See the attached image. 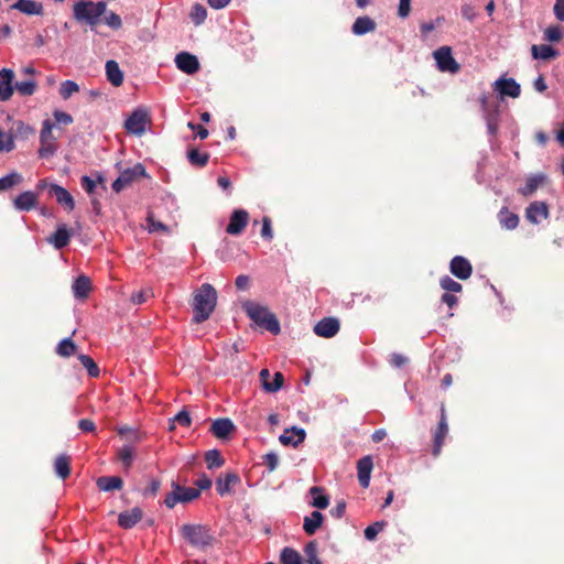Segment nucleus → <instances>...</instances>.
Returning a JSON list of instances; mask_svg holds the SVG:
<instances>
[{
  "instance_id": "nucleus-1",
  "label": "nucleus",
  "mask_w": 564,
  "mask_h": 564,
  "mask_svg": "<svg viewBox=\"0 0 564 564\" xmlns=\"http://www.w3.org/2000/svg\"><path fill=\"white\" fill-rule=\"evenodd\" d=\"M217 303V293L209 283H204L194 292L193 321L197 324L205 322L214 312Z\"/></svg>"
},
{
  "instance_id": "nucleus-2",
  "label": "nucleus",
  "mask_w": 564,
  "mask_h": 564,
  "mask_svg": "<svg viewBox=\"0 0 564 564\" xmlns=\"http://www.w3.org/2000/svg\"><path fill=\"white\" fill-rule=\"evenodd\" d=\"M180 533L192 546L202 551L215 543V536L207 525L184 524L181 527Z\"/></svg>"
},
{
  "instance_id": "nucleus-3",
  "label": "nucleus",
  "mask_w": 564,
  "mask_h": 564,
  "mask_svg": "<svg viewBox=\"0 0 564 564\" xmlns=\"http://www.w3.org/2000/svg\"><path fill=\"white\" fill-rule=\"evenodd\" d=\"M106 10L107 4L104 1L93 2L80 0L73 7L74 18L78 22H86L91 26L98 24L99 18L106 13Z\"/></svg>"
},
{
  "instance_id": "nucleus-4",
  "label": "nucleus",
  "mask_w": 564,
  "mask_h": 564,
  "mask_svg": "<svg viewBox=\"0 0 564 564\" xmlns=\"http://www.w3.org/2000/svg\"><path fill=\"white\" fill-rule=\"evenodd\" d=\"M243 310L250 319L258 326L271 332L272 334H278L280 332V324L278 319L268 311L267 307L254 302H247L243 304Z\"/></svg>"
},
{
  "instance_id": "nucleus-5",
  "label": "nucleus",
  "mask_w": 564,
  "mask_h": 564,
  "mask_svg": "<svg viewBox=\"0 0 564 564\" xmlns=\"http://www.w3.org/2000/svg\"><path fill=\"white\" fill-rule=\"evenodd\" d=\"M172 491L166 495L164 499V503L167 508L172 509L176 503H187L200 496V492L196 488L184 487L177 484L176 481H172Z\"/></svg>"
},
{
  "instance_id": "nucleus-6",
  "label": "nucleus",
  "mask_w": 564,
  "mask_h": 564,
  "mask_svg": "<svg viewBox=\"0 0 564 564\" xmlns=\"http://www.w3.org/2000/svg\"><path fill=\"white\" fill-rule=\"evenodd\" d=\"M151 123V117L145 108H137L124 121V129L135 135H142Z\"/></svg>"
},
{
  "instance_id": "nucleus-7",
  "label": "nucleus",
  "mask_w": 564,
  "mask_h": 564,
  "mask_svg": "<svg viewBox=\"0 0 564 564\" xmlns=\"http://www.w3.org/2000/svg\"><path fill=\"white\" fill-rule=\"evenodd\" d=\"M145 175L147 172L144 166L138 163L133 167L122 171L120 175L113 181L111 187L116 193H119L126 187L130 186L135 180L144 177Z\"/></svg>"
},
{
  "instance_id": "nucleus-8",
  "label": "nucleus",
  "mask_w": 564,
  "mask_h": 564,
  "mask_svg": "<svg viewBox=\"0 0 564 564\" xmlns=\"http://www.w3.org/2000/svg\"><path fill=\"white\" fill-rule=\"evenodd\" d=\"M437 68L443 73L456 74L459 70V64L452 55L449 46H442L433 53Z\"/></svg>"
},
{
  "instance_id": "nucleus-9",
  "label": "nucleus",
  "mask_w": 564,
  "mask_h": 564,
  "mask_svg": "<svg viewBox=\"0 0 564 564\" xmlns=\"http://www.w3.org/2000/svg\"><path fill=\"white\" fill-rule=\"evenodd\" d=\"M53 127L54 124L50 119L44 120L42 123L40 133L41 147L39 150V154L42 158H47L56 151V141L52 132Z\"/></svg>"
},
{
  "instance_id": "nucleus-10",
  "label": "nucleus",
  "mask_w": 564,
  "mask_h": 564,
  "mask_svg": "<svg viewBox=\"0 0 564 564\" xmlns=\"http://www.w3.org/2000/svg\"><path fill=\"white\" fill-rule=\"evenodd\" d=\"M448 434V423L445 405H441V415L437 427L433 432V456L437 457L441 454L442 447L444 445V440Z\"/></svg>"
},
{
  "instance_id": "nucleus-11",
  "label": "nucleus",
  "mask_w": 564,
  "mask_h": 564,
  "mask_svg": "<svg viewBox=\"0 0 564 564\" xmlns=\"http://www.w3.org/2000/svg\"><path fill=\"white\" fill-rule=\"evenodd\" d=\"M249 223V214L245 209H235L229 218L226 232L231 236L240 235Z\"/></svg>"
},
{
  "instance_id": "nucleus-12",
  "label": "nucleus",
  "mask_w": 564,
  "mask_h": 564,
  "mask_svg": "<svg viewBox=\"0 0 564 564\" xmlns=\"http://www.w3.org/2000/svg\"><path fill=\"white\" fill-rule=\"evenodd\" d=\"M481 109L487 123L489 134L495 135L498 131V106H490L488 96L482 95L480 98Z\"/></svg>"
},
{
  "instance_id": "nucleus-13",
  "label": "nucleus",
  "mask_w": 564,
  "mask_h": 564,
  "mask_svg": "<svg viewBox=\"0 0 564 564\" xmlns=\"http://www.w3.org/2000/svg\"><path fill=\"white\" fill-rule=\"evenodd\" d=\"M176 67L187 75H193L199 69L197 57L187 52H181L175 56Z\"/></svg>"
},
{
  "instance_id": "nucleus-14",
  "label": "nucleus",
  "mask_w": 564,
  "mask_h": 564,
  "mask_svg": "<svg viewBox=\"0 0 564 564\" xmlns=\"http://www.w3.org/2000/svg\"><path fill=\"white\" fill-rule=\"evenodd\" d=\"M339 321L335 317H325L314 326V333L324 338H332L339 332Z\"/></svg>"
},
{
  "instance_id": "nucleus-15",
  "label": "nucleus",
  "mask_w": 564,
  "mask_h": 564,
  "mask_svg": "<svg viewBox=\"0 0 564 564\" xmlns=\"http://www.w3.org/2000/svg\"><path fill=\"white\" fill-rule=\"evenodd\" d=\"M494 87L502 97L518 98L521 94L520 85L513 78L500 77L495 82Z\"/></svg>"
},
{
  "instance_id": "nucleus-16",
  "label": "nucleus",
  "mask_w": 564,
  "mask_h": 564,
  "mask_svg": "<svg viewBox=\"0 0 564 564\" xmlns=\"http://www.w3.org/2000/svg\"><path fill=\"white\" fill-rule=\"evenodd\" d=\"M14 73L12 69L2 68L0 70V100L8 101L14 93Z\"/></svg>"
},
{
  "instance_id": "nucleus-17",
  "label": "nucleus",
  "mask_w": 564,
  "mask_h": 564,
  "mask_svg": "<svg viewBox=\"0 0 564 564\" xmlns=\"http://www.w3.org/2000/svg\"><path fill=\"white\" fill-rule=\"evenodd\" d=\"M48 194L56 199L65 209L72 212L75 208V202L70 193L61 185L51 184Z\"/></svg>"
},
{
  "instance_id": "nucleus-18",
  "label": "nucleus",
  "mask_w": 564,
  "mask_h": 564,
  "mask_svg": "<svg viewBox=\"0 0 564 564\" xmlns=\"http://www.w3.org/2000/svg\"><path fill=\"white\" fill-rule=\"evenodd\" d=\"M449 270L456 278L466 280L471 275L473 267L466 258L456 256L451 260Z\"/></svg>"
},
{
  "instance_id": "nucleus-19",
  "label": "nucleus",
  "mask_w": 564,
  "mask_h": 564,
  "mask_svg": "<svg viewBox=\"0 0 564 564\" xmlns=\"http://www.w3.org/2000/svg\"><path fill=\"white\" fill-rule=\"evenodd\" d=\"M525 217L532 224H540L549 217V206L544 202H533L527 207Z\"/></svg>"
},
{
  "instance_id": "nucleus-20",
  "label": "nucleus",
  "mask_w": 564,
  "mask_h": 564,
  "mask_svg": "<svg viewBox=\"0 0 564 564\" xmlns=\"http://www.w3.org/2000/svg\"><path fill=\"white\" fill-rule=\"evenodd\" d=\"M37 203V194L32 191H25L14 198L13 206L19 212H29L35 208Z\"/></svg>"
},
{
  "instance_id": "nucleus-21",
  "label": "nucleus",
  "mask_w": 564,
  "mask_h": 564,
  "mask_svg": "<svg viewBox=\"0 0 564 564\" xmlns=\"http://www.w3.org/2000/svg\"><path fill=\"white\" fill-rule=\"evenodd\" d=\"M372 467L373 463L372 457L370 455L364 456L357 463L358 481L362 488L369 487Z\"/></svg>"
},
{
  "instance_id": "nucleus-22",
  "label": "nucleus",
  "mask_w": 564,
  "mask_h": 564,
  "mask_svg": "<svg viewBox=\"0 0 564 564\" xmlns=\"http://www.w3.org/2000/svg\"><path fill=\"white\" fill-rule=\"evenodd\" d=\"M93 290L91 280L87 275H79L72 284V291L75 299L85 301Z\"/></svg>"
},
{
  "instance_id": "nucleus-23",
  "label": "nucleus",
  "mask_w": 564,
  "mask_h": 564,
  "mask_svg": "<svg viewBox=\"0 0 564 564\" xmlns=\"http://www.w3.org/2000/svg\"><path fill=\"white\" fill-rule=\"evenodd\" d=\"M240 482V477L234 471L226 473L216 480V490L221 497L232 492V487Z\"/></svg>"
},
{
  "instance_id": "nucleus-24",
  "label": "nucleus",
  "mask_w": 564,
  "mask_h": 564,
  "mask_svg": "<svg viewBox=\"0 0 564 564\" xmlns=\"http://www.w3.org/2000/svg\"><path fill=\"white\" fill-rule=\"evenodd\" d=\"M143 517V511L139 507H134L131 510L123 511L118 516V524L122 529L133 528Z\"/></svg>"
},
{
  "instance_id": "nucleus-25",
  "label": "nucleus",
  "mask_w": 564,
  "mask_h": 564,
  "mask_svg": "<svg viewBox=\"0 0 564 564\" xmlns=\"http://www.w3.org/2000/svg\"><path fill=\"white\" fill-rule=\"evenodd\" d=\"M209 431L217 438L225 440L235 431V424L229 419H217L212 423Z\"/></svg>"
},
{
  "instance_id": "nucleus-26",
  "label": "nucleus",
  "mask_w": 564,
  "mask_h": 564,
  "mask_svg": "<svg viewBox=\"0 0 564 564\" xmlns=\"http://www.w3.org/2000/svg\"><path fill=\"white\" fill-rule=\"evenodd\" d=\"M305 436L306 433L303 429L292 427L284 430V432L280 435L279 440L285 446L292 445L295 447L302 442H304Z\"/></svg>"
},
{
  "instance_id": "nucleus-27",
  "label": "nucleus",
  "mask_w": 564,
  "mask_h": 564,
  "mask_svg": "<svg viewBox=\"0 0 564 564\" xmlns=\"http://www.w3.org/2000/svg\"><path fill=\"white\" fill-rule=\"evenodd\" d=\"M11 9L29 15H41L43 13L42 3L34 0H18L11 6Z\"/></svg>"
},
{
  "instance_id": "nucleus-28",
  "label": "nucleus",
  "mask_w": 564,
  "mask_h": 564,
  "mask_svg": "<svg viewBox=\"0 0 564 564\" xmlns=\"http://www.w3.org/2000/svg\"><path fill=\"white\" fill-rule=\"evenodd\" d=\"M324 516L319 511H313L304 518L303 530L307 535H313L323 524Z\"/></svg>"
},
{
  "instance_id": "nucleus-29",
  "label": "nucleus",
  "mask_w": 564,
  "mask_h": 564,
  "mask_svg": "<svg viewBox=\"0 0 564 564\" xmlns=\"http://www.w3.org/2000/svg\"><path fill=\"white\" fill-rule=\"evenodd\" d=\"M106 75L108 82L115 86L119 87L123 83V73L121 72L118 63L116 61H108L106 63Z\"/></svg>"
},
{
  "instance_id": "nucleus-30",
  "label": "nucleus",
  "mask_w": 564,
  "mask_h": 564,
  "mask_svg": "<svg viewBox=\"0 0 564 564\" xmlns=\"http://www.w3.org/2000/svg\"><path fill=\"white\" fill-rule=\"evenodd\" d=\"M69 240L70 234L66 225H61L53 234V236L48 239V242H51L56 249L59 250L66 247L69 243Z\"/></svg>"
},
{
  "instance_id": "nucleus-31",
  "label": "nucleus",
  "mask_w": 564,
  "mask_h": 564,
  "mask_svg": "<svg viewBox=\"0 0 564 564\" xmlns=\"http://www.w3.org/2000/svg\"><path fill=\"white\" fill-rule=\"evenodd\" d=\"M531 54L534 59L550 61L558 56V51L550 45H532Z\"/></svg>"
},
{
  "instance_id": "nucleus-32",
  "label": "nucleus",
  "mask_w": 564,
  "mask_h": 564,
  "mask_svg": "<svg viewBox=\"0 0 564 564\" xmlns=\"http://www.w3.org/2000/svg\"><path fill=\"white\" fill-rule=\"evenodd\" d=\"M54 470L59 478L66 479L70 475L72 470L70 457L65 454L58 455L54 462Z\"/></svg>"
},
{
  "instance_id": "nucleus-33",
  "label": "nucleus",
  "mask_w": 564,
  "mask_h": 564,
  "mask_svg": "<svg viewBox=\"0 0 564 564\" xmlns=\"http://www.w3.org/2000/svg\"><path fill=\"white\" fill-rule=\"evenodd\" d=\"M97 487L102 491L121 489L123 481L118 476H101L97 479Z\"/></svg>"
},
{
  "instance_id": "nucleus-34",
  "label": "nucleus",
  "mask_w": 564,
  "mask_h": 564,
  "mask_svg": "<svg viewBox=\"0 0 564 564\" xmlns=\"http://www.w3.org/2000/svg\"><path fill=\"white\" fill-rule=\"evenodd\" d=\"M324 488L314 486L310 489V495L312 496L313 500L311 505L318 509H326L329 505V497L324 494Z\"/></svg>"
},
{
  "instance_id": "nucleus-35",
  "label": "nucleus",
  "mask_w": 564,
  "mask_h": 564,
  "mask_svg": "<svg viewBox=\"0 0 564 564\" xmlns=\"http://www.w3.org/2000/svg\"><path fill=\"white\" fill-rule=\"evenodd\" d=\"M498 218L500 225L508 230L516 229L519 225V216L506 207L499 212Z\"/></svg>"
},
{
  "instance_id": "nucleus-36",
  "label": "nucleus",
  "mask_w": 564,
  "mask_h": 564,
  "mask_svg": "<svg viewBox=\"0 0 564 564\" xmlns=\"http://www.w3.org/2000/svg\"><path fill=\"white\" fill-rule=\"evenodd\" d=\"M376 29V23L369 17H359L352 24V32L356 35H362L368 32H371Z\"/></svg>"
},
{
  "instance_id": "nucleus-37",
  "label": "nucleus",
  "mask_w": 564,
  "mask_h": 564,
  "mask_svg": "<svg viewBox=\"0 0 564 564\" xmlns=\"http://www.w3.org/2000/svg\"><path fill=\"white\" fill-rule=\"evenodd\" d=\"M187 160L194 167H204L208 163L209 154L197 149H188Z\"/></svg>"
},
{
  "instance_id": "nucleus-38",
  "label": "nucleus",
  "mask_w": 564,
  "mask_h": 564,
  "mask_svg": "<svg viewBox=\"0 0 564 564\" xmlns=\"http://www.w3.org/2000/svg\"><path fill=\"white\" fill-rule=\"evenodd\" d=\"M36 88L37 84L33 78L17 82L14 85V89L23 97L32 96L36 91Z\"/></svg>"
},
{
  "instance_id": "nucleus-39",
  "label": "nucleus",
  "mask_w": 564,
  "mask_h": 564,
  "mask_svg": "<svg viewBox=\"0 0 564 564\" xmlns=\"http://www.w3.org/2000/svg\"><path fill=\"white\" fill-rule=\"evenodd\" d=\"M281 564H303L300 553L292 547H284L280 554Z\"/></svg>"
},
{
  "instance_id": "nucleus-40",
  "label": "nucleus",
  "mask_w": 564,
  "mask_h": 564,
  "mask_svg": "<svg viewBox=\"0 0 564 564\" xmlns=\"http://www.w3.org/2000/svg\"><path fill=\"white\" fill-rule=\"evenodd\" d=\"M205 462L208 469L219 468L225 464V459L221 457L218 449L207 451L205 454Z\"/></svg>"
},
{
  "instance_id": "nucleus-41",
  "label": "nucleus",
  "mask_w": 564,
  "mask_h": 564,
  "mask_svg": "<svg viewBox=\"0 0 564 564\" xmlns=\"http://www.w3.org/2000/svg\"><path fill=\"white\" fill-rule=\"evenodd\" d=\"M544 176L542 175H533L529 177L523 187L520 188V193L523 196L532 195L536 188L542 184Z\"/></svg>"
},
{
  "instance_id": "nucleus-42",
  "label": "nucleus",
  "mask_w": 564,
  "mask_h": 564,
  "mask_svg": "<svg viewBox=\"0 0 564 564\" xmlns=\"http://www.w3.org/2000/svg\"><path fill=\"white\" fill-rule=\"evenodd\" d=\"M76 352V345L70 338L63 339L56 347V354L61 357H70Z\"/></svg>"
},
{
  "instance_id": "nucleus-43",
  "label": "nucleus",
  "mask_w": 564,
  "mask_h": 564,
  "mask_svg": "<svg viewBox=\"0 0 564 564\" xmlns=\"http://www.w3.org/2000/svg\"><path fill=\"white\" fill-rule=\"evenodd\" d=\"M79 91V86L74 80H65L59 86V96L62 99L67 100L74 94Z\"/></svg>"
},
{
  "instance_id": "nucleus-44",
  "label": "nucleus",
  "mask_w": 564,
  "mask_h": 564,
  "mask_svg": "<svg viewBox=\"0 0 564 564\" xmlns=\"http://www.w3.org/2000/svg\"><path fill=\"white\" fill-rule=\"evenodd\" d=\"M21 182L22 176L17 172H12L0 178V191L12 188L13 186L19 185Z\"/></svg>"
},
{
  "instance_id": "nucleus-45",
  "label": "nucleus",
  "mask_w": 564,
  "mask_h": 564,
  "mask_svg": "<svg viewBox=\"0 0 564 564\" xmlns=\"http://www.w3.org/2000/svg\"><path fill=\"white\" fill-rule=\"evenodd\" d=\"M118 458L123 464L124 468L131 467L134 459V452L130 445H124L118 451Z\"/></svg>"
},
{
  "instance_id": "nucleus-46",
  "label": "nucleus",
  "mask_w": 564,
  "mask_h": 564,
  "mask_svg": "<svg viewBox=\"0 0 564 564\" xmlns=\"http://www.w3.org/2000/svg\"><path fill=\"white\" fill-rule=\"evenodd\" d=\"M440 285L443 290L446 291V293H459L463 290L462 284L456 282L448 275H444L440 280Z\"/></svg>"
},
{
  "instance_id": "nucleus-47",
  "label": "nucleus",
  "mask_w": 564,
  "mask_h": 564,
  "mask_svg": "<svg viewBox=\"0 0 564 564\" xmlns=\"http://www.w3.org/2000/svg\"><path fill=\"white\" fill-rule=\"evenodd\" d=\"M189 17L196 25H199L206 20L207 11L204 6L195 3L191 9Z\"/></svg>"
},
{
  "instance_id": "nucleus-48",
  "label": "nucleus",
  "mask_w": 564,
  "mask_h": 564,
  "mask_svg": "<svg viewBox=\"0 0 564 564\" xmlns=\"http://www.w3.org/2000/svg\"><path fill=\"white\" fill-rule=\"evenodd\" d=\"M79 361L82 362L83 367L87 370L88 375L90 377H98L99 376V367L98 365L87 355H79L78 356Z\"/></svg>"
},
{
  "instance_id": "nucleus-49",
  "label": "nucleus",
  "mask_w": 564,
  "mask_h": 564,
  "mask_svg": "<svg viewBox=\"0 0 564 564\" xmlns=\"http://www.w3.org/2000/svg\"><path fill=\"white\" fill-rule=\"evenodd\" d=\"M191 416L186 410H182L178 412L170 422V430L175 429V424H178L184 427H188L191 425Z\"/></svg>"
},
{
  "instance_id": "nucleus-50",
  "label": "nucleus",
  "mask_w": 564,
  "mask_h": 564,
  "mask_svg": "<svg viewBox=\"0 0 564 564\" xmlns=\"http://www.w3.org/2000/svg\"><path fill=\"white\" fill-rule=\"evenodd\" d=\"M14 149V139L11 133H6L0 128V153L10 152Z\"/></svg>"
},
{
  "instance_id": "nucleus-51",
  "label": "nucleus",
  "mask_w": 564,
  "mask_h": 564,
  "mask_svg": "<svg viewBox=\"0 0 564 564\" xmlns=\"http://www.w3.org/2000/svg\"><path fill=\"white\" fill-rule=\"evenodd\" d=\"M384 525H386V522H383V521L375 522V523L368 525L364 531L365 538L368 541H373L377 538V535L379 534V532H381L383 530Z\"/></svg>"
},
{
  "instance_id": "nucleus-52",
  "label": "nucleus",
  "mask_w": 564,
  "mask_h": 564,
  "mask_svg": "<svg viewBox=\"0 0 564 564\" xmlns=\"http://www.w3.org/2000/svg\"><path fill=\"white\" fill-rule=\"evenodd\" d=\"M563 36L562 29L558 25H551L545 29L543 37L549 42H558Z\"/></svg>"
},
{
  "instance_id": "nucleus-53",
  "label": "nucleus",
  "mask_w": 564,
  "mask_h": 564,
  "mask_svg": "<svg viewBox=\"0 0 564 564\" xmlns=\"http://www.w3.org/2000/svg\"><path fill=\"white\" fill-rule=\"evenodd\" d=\"M304 552L307 557L306 558L307 564H312L315 561H319V558L317 557V542L316 541L308 542L305 545Z\"/></svg>"
},
{
  "instance_id": "nucleus-54",
  "label": "nucleus",
  "mask_w": 564,
  "mask_h": 564,
  "mask_svg": "<svg viewBox=\"0 0 564 564\" xmlns=\"http://www.w3.org/2000/svg\"><path fill=\"white\" fill-rule=\"evenodd\" d=\"M147 227L150 232L167 231V227L163 223L155 220L152 214H149L147 217Z\"/></svg>"
},
{
  "instance_id": "nucleus-55",
  "label": "nucleus",
  "mask_w": 564,
  "mask_h": 564,
  "mask_svg": "<svg viewBox=\"0 0 564 564\" xmlns=\"http://www.w3.org/2000/svg\"><path fill=\"white\" fill-rule=\"evenodd\" d=\"M262 464L271 473L275 470L279 465V456L275 453H268L262 456Z\"/></svg>"
},
{
  "instance_id": "nucleus-56",
  "label": "nucleus",
  "mask_w": 564,
  "mask_h": 564,
  "mask_svg": "<svg viewBox=\"0 0 564 564\" xmlns=\"http://www.w3.org/2000/svg\"><path fill=\"white\" fill-rule=\"evenodd\" d=\"M152 295H153V293L150 289L141 290V291L132 294L131 301L133 304L140 305V304L145 303Z\"/></svg>"
},
{
  "instance_id": "nucleus-57",
  "label": "nucleus",
  "mask_w": 564,
  "mask_h": 564,
  "mask_svg": "<svg viewBox=\"0 0 564 564\" xmlns=\"http://www.w3.org/2000/svg\"><path fill=\"white\" fill-rule=\"evenodd\" d=\"M409 359L406 356L398 352H393L389 357V362L394 368H402L408 364Z\"/></svg>"
},
{
  "instance_id": "nucleus-58",
  "label": "nucleus",
  "mask_w": 564,
  "mask_h": 564,
  "mask_svg": "<svg viewBox=\"0 0 564 564\" xmlns=\"http://www.w3.org/2000/svg\"><path fill=\"white\" fill-rule=\"evenodd\" d=\"M460 12L464 19L473 22L477 18L476 8L470 3H465L460 8Z\"/></svg>"
},
{
  "instance_id": "nucleus-59",
  "label": "nucleus",
  "mask_w": 564,
  "mask_h": 564,
  "mask_svg": "<svg viewBox=\"0 0 564 564\" xmlns=\"http://www.w3.org/2000/svg\"><path fill=\"white\" fill-rule=\"evenodd\" d=\"M105 23L110 26L111 29H120L121 25H122V21H121V18L120 15H118L117 13L115 12H109L106 17H105Z\"/></svg>"
},
{
  "instance_id": "nucleus-60",
  "label": "nucleus",
  "mask_w": 564,
  "mask_h": 564,
  "mask_svg": "<svg viewBox=\"0 0 564 564\" xmlns=\"http://www.w3.org/2000/svg\"><path fill=\"white\" fill-rule=\"evenodd\" d=\"M53 116L57 123L68 126L73 122V117L67 112L55 110Z\"/></svg>"
},
{
  "instance_id": "nucleus-61",
  "label": "nucleus",
  "mask_w": 564,
  "mask_h": 564,
  "mask_svg": "<svg viewBox=\"0 0 564 564\" xmlns=\"http://www.w3.org/2000/svg\"><path fill=\"white\" fill-rule=\"evenodd\" d=\"M261 236L267 240H271L273 238L271 220L269 217H264L262 219Z\"/></svg>"
},
{
  "instance_id": "nucleus-62",
  "label": "nucleus",
  "mask_w": 564,
  "mask_h": 564,
  "mask_svg": "<svg viewBox=\"0 0 564 564\" xmlns=\"http://www.w3.org/2000/svg\"><path fill=\"white\" fill-rule=\"evenodd\" d=\"M161 487V481L159 479H151L149 486L144 489V496H155Z\"/></svg>"
},
{
  "instance_id": "nucleus-63",
  "label": "nucleus",
  "mask_w": 564,
  "mask_h": 564,
  "mask_svg": "<svg viewBox=\"0 0 564 564\" xmlns=\"http://www.w3.org/2000/svg\"><path fill=\"white\" fill-rule=\"evenodd\" d=\"M80 185L88 194H93L96 188V182L87 175L82 176Z\"/></svg>"
},
{
  "instance_id": "nucleus-64",
  "label": "nucleus",
  "mask_w": 564,
  "mask_h": 564,
  "mask_svg": "<svg viewBox=\"0 0 564 564\" xmlns=\"http://www.w3.org/2000/svg\"><path fill=\"white\" fill-rule=\"evenodd\" d=\"M553 11L556 19L564 22V0H555Z\"/></svg>"
}]
</instances>
